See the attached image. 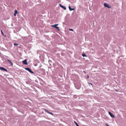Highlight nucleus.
<instances>
[{
	"instance_id": "obj_1",
	"label": "nucleus",
	"mask_w": 126,
	"mask_h": 126,
	"mask_svg": "<svg viewBox=\"0 0 126 126\" xmlns=\"http://www.w3.org/2000/svg\"><path fill=\"white\" fill-rule=\"evenodd\" d=\"M58 25V24H55L54 25H51V26L53 27L56 28L58 31H59L60 30L59 28V27L57 26Z\"/></svg>"
},
{
	"instance_id": "obj_2",
	"label": "nucleus",
	"mask_w": 126,
	"mask_h": 126,
	"mask_svg": "<svg viewBox=\"0 0 126 126\" xmlns=\"http://www.w3.org/2000/svg\"><path fill=\"white\" fill-rule=\"evenodd\" d=\"M25 69L26 70L28 71L30 73H34L32 71L31 69H30L29 68H25Z\"/></svg>"
},
{
	"instance_id": "obj_3",
	"label": "nucleus",
	"mask_w": 126,
	"mask_h": 126,
	"mask_svg": "<svg viewBox=\"0 0 126 126\" xmlns=\"http://www.w3.org/2000/svg\"><path fill=\"white\" fill-rule=\"evenodd\" d=\"M22 62L25 65H27L28 64V63L27 62V60L26 59L22 61Z\"/></svg>"
},
{
	"instance_id": "obj_4",
	"label": "nucleus",
	"mask_w": 126,
	"mask_h": 126,
	"mask_svg": "<svg viewBox=\"0 0 126 126\" xmlns=\"http://www.w3.org/2000/svg\"><path fill=\"white\" fill-rule=\"evenodd\" d=\"M109 114L112 118H115V116L114 115L111 113L110 112H109Z\"/></svg>"
},
{
	"instance_id": "obj_5",
	"label": "nucleus",
	"mask_w": 126,
	"mask_h": 126,
	"mask_svg": "<svg viewBox=\"0 0 126 126\" xmlns=\"http://www.w3.org/2000/svg\"><path fill=\"white\" fill-rule=\"evenodd\" d=\"M0 69L1 70L4 71H6V72H7V70L6 69L4 68L3 67H0Z\"/></svg>"
},
{
	"instance_id": "obj_6",
	"label": "nucleus",
	"mask_w": 126,
	"mask_h": 126,
	"mask_svg": "<svg viewBox=\"0 0 126 126\" xmlns=\"http://www.w3.org/2000/svg\"><path fill=\"white\" fill-rule=\"evenodd\" d=\"M104 5L105 6V7H107L109 8H111V7L110 6H109L108 5V4L106 3H104Z\"/></svg>"
},
{
	"instance_id": "obj_7",
	"label": "nucleus",
	"mask_w": 126,
	"mask_h": 126,
	"mask_svg": "<svg viewBox=\"0 0 126 126\" xmlns=\"http://www.w3.org/2000/svg\"><path fill=\"white\" fill-rule=\"evenodd\" d=\"M60 6L63 8L64 10H65L66 9V7L61 5H60Z\"/></svg>"
},
{
	"instance_id": "obj_8",
	"label": "nucleus",
	"mask_w": 126,
	"mask_h": 126,
	"mask_svg": "<svg viewBox=\"0 0 126 126\" xmlns=\"http://www.w3.org/2000/svg\"><path fill=\"white\" fill-rule=\"evenodd\" d=\"M7 61L8 62H9L11 64V65H13V64L11 62V61L10 60H9L8 59L7 60Z\"/></svg>"
},
{
	"instance_id": "obj_9",
	"label": "nucleus",
	"mask_w": 126,
	"mask_h": 126,
	"mask_svg": "<svg viewBox=\"0 0 126 126\" xmlns=\"http://www.w3.org/2000/svg\"><path fill=\"white\" fill-rule=\"evenodd\" d=\"M69 9L70 11L74 10H75L74 8H73V9L71 8V7L70 6H69Z\"/></svg>"
},
{
	"instance_id": "obj_10",
	"label": "nucleus",
	"mask_w": 126,
	"mask_h": 126,
	"mask_svg": "<svg viewBox=\"0 0 126 126\" xmlns=\"http://www.w3.org/2000/svg\"><path fill=\"white\" fill-rule=\"evenodd\" d=\"M43 109L46 112H47V113H48V112H49V111L46 109L44 108H43Z\"/></svg>"
},
{
	"instance_id": "obj_11",
	"label": "nucleus",
	"mask_w": 126,
	"mask_h": 126,
	"mask_svg": "<svg viewBox=\"0 0 126 126\" xmlns=\"http://www.w3.org/2000/svg\"><path fill=\"white\" fill-rule=\"evenodd\" d=\"M82 55L83 57H87V56L85 54H82Z\"/></svg>"
},
{
	"instance_id": "obj_12",
	"label": "nucleus",
	"mask_w": 126,
	"mask_h": 126,
	"mask_svg": "<svg viewBox=\"0 0 126 126\" xmlns=\"http://www.w3.org/2000/svg\"><path fill=\"white\" fill-rule=\"evenodd\" d=\"M74 123L76 124L77 126H79V125L75 121H74Z\"/></svg>"
},
{
	"instance_id": "obj_13",
	"label": "nucleus",
	"mask_w": 126,
	"mask_h": 126,
	"mask_svg": "<svg viewBox=\"0 0 126 126\" xmlns=\"http://www.w3.org/2000/svg\"><path fill=\"white\" fill-rule=\"evenodd\" d=\"M14 45L15 46H17V45H18V44H16L15 43H14Z\"/></svg>"
},
{
	"instance_id": "obj_14",
	"label": "nucleus",
	"mask_w": 126,
	"mask_h": 126,
	"mask_svg": "<svg viewBox=\"0 0 126 126\" xmlns=\"http://www.w3.org/2000/svg\"><path fill=\"white\" fill-rule=\"evenodd\" d=\"M48 113L52 115H53V114L51 112H50L49 111V112H48Z\"/></svg>"
},
{
	"instance_id": "obj_15",
	"label": "nucleus",
	"mask_w": 126,
	"mask_h": 126,
	"mask_svg": "<svg viewBox=\"0 0 126 126\" xmlns=\"http://www.w3.org/2000/svg\"><path fill=\"white\" fill-rule=\"evenodd\" d=\"M1 34L3 35H4V34L2 31V30H1Z\"/></svg>"
},
{
	"instance_id": "obj_16",
	"label": "nucleus",
	"mask_w": 126,
	"mask_h": 126,
	"mask_svg": "<svg viewBox=\"0 0 126 126\" xmlns=\"http://www.w3.org/2000/svg\"><path fill=\"white\" fill-rule=\"evenodd\" d=\"M15 14H16L18 13L17 11L16 10L15 11Z\"/></svg>"
},
{
	"instance_id": "obj_17",
	"label": "nucleus",
	"mask_w": 126,
	"mask_h": 126,
	"mask_svg": "<svg viewBox=\"0 0 126 126\" xmlns=\"http://www.w3.org/2000/svg\"><path fill=\"white\" fill-rule=\"evenodd\" d=\"M69 30L70 31H73V30L72 29H69Z\"/></svg>"
},
{
	"instance_id": "obj_18",
	"label": "nucleus",
	"mask_w": 126,
	"mask_h": 126,
	"mask_svg": "<svg viewBox=\"0 0 126 126\" xmlns=\"http://www.w3.org/2000/svg\"><path fill=\"white\" fill-rule=\"evenodd\" d=\"M89 83V84H90L92 85H93V84L92 83Z\"/></svg>"
},
{
	"instance_id": "obj_19",
	"label": "nucleus",
	"mask_w": 126,
	"mask_h": 126,
	"mask_svg": "<svg viewBox=\"0 0 126 126\" xmlns=\"http://www.w3.org/2000/svg\"><path fill=\"white\" fill-rule=\"evenodd\" d=\"M16 14H15H15H14V15L15 16H16Z\"/></svg>"
},
{
	"instance_id": "obj_20",
	"label": "nucleus",
	"mask_w": 126,
	"mask_h": 126,
	"mask_svg": "<svg viewBox=\"0 0 126 126\" xmlns=\"http://www.w3.org/2000/svg\"><path fill=\"white\" fill-rule=\"evenodd\" d=\"M87 78H89V76L88 75H87Z\"/></svg>"
},
{
	"instance_id": "obj_21",
	"label": "nucleus",
	"mask_w": 126,
	"mask_h": 126,
	"mask_svg": "<svg viewBox=\"0 0 126 126\" xmlns=\"http://www.w3.org/2000/svg\"><path fill=\"white\" fill-rule=\"evenodd\" d=\"M106 125H107V126H109L108 125V124H106Z\"/></svg>"
},
{
	"instance_id": "obj_22",
	"label": "nucleus",
	"mask_w": 126,
	"mask_h": 126,
	"mask_svg": "<svg viewBox=\"0 0 126 126\" xmlns=\"http://www.w3.org/2000/svg\"><path fill=\"white\" fill-rule=\"evenodd\" d=\"M83 72L85 73H86V72L85 71H83Z\"/></svg>"
},
{
	"instance_id": "obj_23",
	"label": "nucleus",
	"mask_w": 126,
	"mask_h": 126,
	"mask_svg": "<svg viewBox=\"0 0 126 126\" xmlns=\"http://www.w3.org/2000/svg\"><path fill=\"white\" fill-rule=\"evenodd\" d=\"M5 36V37H6V36Z\"/></svg>"
}]
</instances>
